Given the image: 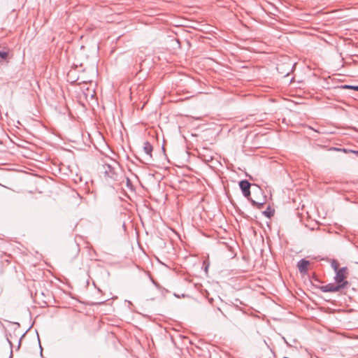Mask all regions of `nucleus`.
<instances>
[{
	"label": "nucleus",
	"instance_id": "1",
	"mask_svg": "<svg viewBox=\"0 0 358 358\" xmlns=\"http://www.w3.org/2000/svg\"><path fill=\"white\" fill-rule=\"evenodd\" d=\"M347 276V267L341 268L339 271L336 272L335 281L336 283L341 285V287L345 288L348 285V282L346 280Z\"/></svg>",
	"mask_w": 358,
	"mask_h": 358
},
{
	"label": "nucleus",
	"instance_id": "2",
	"mask_svg": "<svg viewBox=\"0 0 358 358\" xmlns=\"http://www.w3.org/2000/svg\"><path fill=\"white\" fill-rule=\"evenodd\" d=\"M257 194L260 196L259 198L249 197V200L252 203V206H257L258 208H261L266 202V198L263 196V192L261 189L257 188L256 192H254V196Z\"/></svg>",
	"mask_w": 358,
	"mask_h": 358
},
{
	"label": "nucleus",
	"instance_id": "3",
	"mask_svg": "<svg viewBox=\"0 0 358 358\" xmlns=\"http://www.w3.org/2000/svg\"><path fill=\"white\" fill-rule=\"evenodd\" d=\"M341 289L343 288L341 287V285H338V283H329L320 287V290L323 292H339Z\"/></svg>",
	"mask_w": 358,
	"mask_h": 358
},
{
	"label": "nucleus",
	"instance_id": "4",
	"mask_svg": "<svg viewBox=\"0 0 358 358\" xmlns=\"http://www.w3.org/2000/svg\"><path fill=\"white\" fill-rule=\"evenodd\" d=\"M240 188L242 190L243 194L248 199L250 196V183L247 180H242L239 182Z\"/></svg>",
	"mask_w": 358,
	"mask_h": 358
},
{
	"label": "nucleus",
	"instance_id": "5",
	"mask_svg": "<svg viewBox=\"0 0 358 358\" xmlns=\"http://www.w3.org/2000/svg\"><path fill=\"white\" fill-rule=\"evenodd\" d=\"M143 150L145 154V159L148 161L152 159V152L153 150L152 145L148 141H145L143 143Z\"/></svg>",
	"mask_w": 358,
	"mask_h": 358
},
{
	"label": "nucleus",
	"instance_id": "6",
	"mask_svg": "<svg viewBox=\"0 0 358 358\" xmlns=\"http://www.w3.org/2000/svg\"><path fill=\"white\" fill-rule=\"evenodd\" d=\"M309 265V261L303 259L298 262L297 267L301 273L305 274L308 271Z\"/></svg>",
	"mask_w": 358,
	"mask_h": 358
},
{
	"label": "nucleus",
	"instance_id": "7",
	"mask_svg": "<svg viewBox=\"0 0 358 358\" xmlns=\"http://www.w3.org/2000/svg\"><path fill=\"white\" fill-rule=\"evenodd\" d=\"M331 267L334 268L335 272H337L340 269L339 267H338V263L336 261H335V260H334L331 262Z\"/></svg>",
	"mask_w": 358,
	"mask_h": 358
},
{
	"label": "nucleus",
	"instance_id": "8",
	"mask_svg": "<svg viewBox=\"0 0 358 358\" xmlns=\"http://www.w3.org/2000/svg\"><path fill=\"white\" fill-rule=\"evenodd\" d=\"M8 56V53L6 52L0 51V57L2 59H6Z\"/></svg>",
	"mask_w": 358,
	"mask_h": 358
},
{
	"label": "nucleus",
	"instance_id": "9",
	"mask_svg": "<svg viewBox=\"0 0 358 358\" xmlns=\"http://www.w3.org/2000/svg\"><path fill=\"white\" fill-rule=\"evenodd\" d=\"M352 85H344L343 87L345 89H352Z\"/></svg>",
	"mask_w": 358,
	"mask_h": 358
},
{
	"label": "nucleus",
	"instance_id": "10",
	"mask_svg": "<svg viewBox=\"0 0 358 358\" xmlns=\"http://www.w3.org/2000/svg\"><path fill=\"white\" fill-rule=\"evenodd\" d=\"M352 89L356 90V91H358V86H353L352 87Z\"/></svg>",
	"mask_w": 358,
	"mask_h": 358
},
{
	"label": "nucleus",
	"instance_id": "11",
	"mask_svg": "<svg viewBox=\"0 0 358 358\" xmlns=\"http://www.w3.org/2000/svg\"><path fill=\"white\" fill-rule=\"evenodd\" d=\"M284 358H289V357H284Z\"/></svg>",
	"mask_w": 358,
	"mask_h": 358
}]
</instances>
